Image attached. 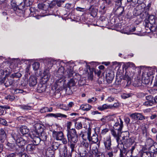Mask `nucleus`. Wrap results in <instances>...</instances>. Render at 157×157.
<instances>
[{
  "label": "nucleus",
  "instance_id": "f257e3e1",
  "mask_svg": "<svg viewBox=\"0 0 157 157\" xmlns=\"http://www.w3.org/2000/svg\"><path fill=\"white\" fill-rule=\"evenodd\" d=\"M71 124V123L70 122L68 123L67 136L68 141L70 143L69 147L71 149V152H72L75 151V143L78 141V135L75 129L70 128Z\"/></svg>",
  "mask_w": 157,
  "mask_h": 157
},
{
  "label": "nucleus",
  "instance_id": "f03ea898",
  "mask_svg": "<svg viewBox=\"0 0 157 157\" xmlns=\"http://www.w3.org/2000/svg\"><path fill=\"white\" fill-rule=\"evenodd\" d=\"M63 74L65 78L72 77L69 81L66 87L69 88L74 86L78 78L80 77L79 75L74 72L72 68L68 69L65 71L63 72Z\"/></svg>",
  "mask_w": 157,
  "mask_h": 157
},
{
  "label": "nucleus",
  "instance_id": "7ed1b4c3",
  "mask_svg": "<svg viewBox=\"0 0 157 157\" xmlns=\"http://www.w3.org/2000/svg\"><path fill=\"white\" fill-rule=\"evenodd\" d=\"M59 152L61 157H71L72 154L68 152L67 147L66 146H61L59 147Z\"/></svg>",
  "mask_w": 157,
  "mask_h": 157
},
{
  "label": "nucleus",
  "instance_id": "20e7f679",
  "mask_svg": "<svg viewBox=\"0 0 157 157\" xmlns=\"http://www.w3.org/2000/svg\"><path fill=\"white\" fill-rule=\"evenodd\" d=\"M19 135H16L15 134H13L12 136L14 139L16 140L17 145L20 147L24 146L26 143V141L22 138L19 137Z\"/></svg>",
  "mask_w": 157,
  "mask_h": 157
},
{
  "label": "nucleus",
  "instance_id": "39448f33",
  "mask_svg": "<svg viewBox=\"0 0 157 157\" xmlns=\"http://www.w3.org/2000/svg\"><path fill=\"white\" fill-rule=\"evenodd\" d=\"M121 133L122 132L121 131L113 129L111 130V134L116 140L118 145H119V144L122 143L120 140V137L121 136Z\"/></svg>",
  "mask_w": 157,
  "mask_h": 157
},
{
  "label": "nucleus",
  "instance_id": "423d86ee",
  "mask_svg": "<svg viewBox=\"0 0 157 157\" xmlns=\"http://www.w3.org/2000/svg\"><path fill=\"white\" fill-rule=\"evenodd\" d=\"M43 76L40 79V82L41 85H44L49 80L50 77V74L48 69L44 70Z\"/></svg>",
  "mask_w": 157,
  "mask_h": 157
},
{
  "label": "nucleus",
  "instance_id": "0eeeda50",
  "mask_svg": "<svg viewBox=\"0 0 157 157\" xmlns=\"http://www.w3.org/2000/svg\"><path fill=\"white\" fill-rule=\"evenodd\" d=\"M40 133L39 138L38 137L39 135L37 136L36 134H35L34 135V138L33 139V140L36 143H38L40 140L45 141L47 140V133L42 131Z\"/></svg>",
  "mask_w": 157,
  "mask_h": 157
},
{
  "label": "nucleus",
  "instance_id": "6e6552de",
  "mask_svg": "<svg viewBox=\"0 0 157 157\" xmlns=\"http://www.w3.org/2000/svg\"><path fill=\"white\" fill-rule=\"evenodd\" d=\"M116 120L117 121L113 125V129L121 131L123 127V121L120 118H117L115 117V121Z\"/></svg>",
  "mask_w": 157,
  "mask_h": 157
},
{
  "label": "nucleus",
  "instance_id": "1a4fd4ad",
  "mask_svg": "<svg viewBox=\"0 0 157 157\" xmlns=\"http://www.w3.org/2000/svg\"><path fill=\"white\" fill-rule=\"evenodd\" d=\"M132 68H129L127 70H126V72L124 76V79L125 80H131L132 78L135 73L132 71Z\"/></svg>",
  "mask_w": 157,
  "mask_h": 157
},
{
  "label": "nucleus",
  "instance_id": "9d476101",
  "mask_svg": "<svg viewBox=\"0 0 157 157\" xmlns=\"http://www.w3.org/2000/svg\"><path fill=\"white\" fill-rule=\"evenodd\" d=\"M76 121L75 123V128L77 129H81L82 128V125L84 124L86 122L85 120L83 118H80L76 119Z\"/></svg>",
  "mask_w": 157,
  "mask_h": 157
},
{
  "label": "nucleus",
  "instance_id": "9b49d317",
  "mask_svg": "<svg viewBox=\"0 0 157 157\" xmlns=\"http://www.w3.org/2000/svg\"><path fill=\"white\" fill-rule=\"evenodd\" d=\"M90 134L91 131L89 130L87 132V138L89 141L90 142H92L94 143L97 142L98 141L97 135L96 133H95L92 136H91Z\"/></svg>",
  "mask_w": 157,
  "mask_h": 157
},
{
  "label": "nucleus",
  "instance_id": "f8f14e48",
  "mask_svg": "<svg viewBox=\"0 0 157 157\" xmlns=\"http://www.w3.org/2000/svg\"><path fill=\"white\" fill-rule=\"evenodd\" d=\"M35 127L36 131L33 132H32V134L33 136L35 135V134H36V135L38 136L40 133L43 130V125L40 123H37L35 124Z\"/></svg>",
  "mask_w": 157,
  "mask_h": 157
},
{
  "label": "nucleus",
  "instance_id": "ddd939ff",
  "mask_svg": "<svg viewBox=\"0 0 157 157\" xmlns=\"http://www.w3.org/2000/svg\"><path fill=\"white\" fill-rule=\"evenodd\" d=\"M114 77V72L112 71H107L106 75V78L107 82L109 83L112 82Z\"/></svg>",
  "mask_w": 157,
  "mask_h": 157
},
{
  "label": "nucleus",
  "instance_id": "4468645a",
  "mask_svg": "<svg viewBox=\"0 0 157 157\" xmlns=\"http://www.w3.org/2000/svg\"><path fill=\"white\" fill-rule=\"evenodd\" d=\"M37 78L36 76L31 75L29 80V85L30 87H33L36 85L37 83Z\"/></svg>",
  "mask_w": 157,
  "mask_h": 157
},
{
  "label": "nucleus",
  "instance_id": "2eb2a0df",
  "mask_svg": "<svg viewBox=\"0 0 157 157\" xmlns=\"http://www.w3.org/2000/svg\"><path fill=\"white\" fill-rule=\"evenodd\" d=\"M65 80L63 78H61L58 80H57L55 83L53 87L55 88H60L63 85Z\"/></svg>",
  "mask_w": 157,
  "mask_h": 157
},
{
  "label": "nucleus",
  "instance_id": "dca6fc26",
  "mask_svg": "<svg viewBox=\"0 0 157 157\" xmlns=\"http://www.w3.org/2000/svg\"><path fill=\"white\" fill-rule=\"evenodd\" d=\"M6 145L9 149L13 151H15L16 152H18L19 150V147L17 145L16 143L15 144L8 142Z\"/></svg>",
  "mask_w": 157,
  "mask_h": 157
},
{
  "label": "nucleus",
  "instance_id": "f3484780",
  "mask_svg": "<svg viewBox=\"0 0 157 157\" xmlns=\"http://www.w3.org/2000/svg\"><path fill=\"white\" fill-rule=\"evenodd\" d=\"M5 129L1 128L0 129V141L2 143L5 142L6 137Z\"/></svg>",
  "mask_w": 157,
  "mask_h": 157
},
{
  "label": "nucleus",
  "instance_id": "a211bd4d",
  "mask_svg": "<svg viewBox=\"0 0 157 157\" xmlns=\"http://www.w3.org/2000/svg\"><path fill=\"white\" fill-rule=\"evenodd\" d=\"M52 133L53 136L57 140H59L64 136L63 132L61 131L56 132L54 130L53 131Z\"/></svg>",
  "mask_w": 157,
  "mask_h": 157
},
{
  "label": "nucleus",
  "instance_id": "6ab92c4d",
  "mask_svg": "<svg viewBox=\"0 0 157 157\" xmlns=\"http://www.w3.org/2000/svg\"><path fill=\"white\" fill-rule=\"evenodd\" d=\"M104 144L105 148L108 150L111 151L112 150L111 147V141L110 137H108L104 141Z\"/></svg>",
  "mask_w": 157,
  "mask_h": 157
},
{
  "label": "nucleus",
  "instance_id": "aec40b11",
  "mask_svg": "<svg viewBox=\"0 0 157 157\" xmlns=\"http://www.w3.org/2000/svg\"><path fill=\"white\" fill-rule=\"evenodd\" d=\"M122 140L123 141L122 142V143H121L120 144L124 143V145L127 147H129L131 145V139L129 138V136H123L122 137Z\"/></svg>",
  "mask_w": 157,
  "mask_h": 157
},
{
  "label": "nucleus",
  "instance_id": "412c9836",
  "mask_svg": "<svg viewBox=\"0 0 157 157\" xmlns=\"http://www.w3.org/2000/svg\"><path fill=\"white\" fill-rule=\"evenodd\" d=\"M80 157H90L89 154V151L86 149H82L79 153Z\"/></svg>",
  "mask_w": 157,
  "mask_h": 157
},
{
  "label": "nucleus",
  "instance_id": "4be33fe9",
  "mask_svg": "<svg viewBox=\"0 0 157 157\" xmlns=\"http://www.w3.org/2000/svg\"><path fill=\"white\" fill-rule=\"evenodd\" d=\"M98 11L96 7L94 6H91L89 9V13L93 16H96L97 15Z\"/></svg>",
  "mask_w": 157,
  "mask_h": 157
},
{
  "label": "nucleus",
  "instance_id": "5701e85b",
  "mask_svg": "<svg viewBox=\"0 0 157 157\" xmlns=\"http://www.w3.org/2000/svg\"><path fill=\"white\" fill-rule=\"evenodd\" d=\"M6 80H5V82L3 83H4L6 87H7L12 84L13 83V80L12 78H9L10 77V76L6 75Z\"/></svg>",
  "mask_w": 157,
  "mask_h": 157
},
{
  "label": "nucleus",
  "instance_id": "b1692460",
  "mask_svg": "<svg viewBox=\"0 0 157 157\" xmlns=\"http://www.w3.org/2000/svg\"><path fill=\"white\" fill-rule=\"evenodd\" d=\"M46 116L48 117H54L55 118L59 117L62 118H66L67 117L66 115L61 113H57L56 114L49 113Z\"/></svg>",
  "mask_w": 157,
  "mask_h": 157
},
{
  "label": "nucleus",
  "instance_id": "393cba45",
  "mask_svg": "<svg viewBox=\"0 0 157 157\" xmlns=\"http://www.w3.org/2000/svg\"><path fill=\"white\" fill-rule=\"evenodd\" d=\"M109 119H110V120H115V117L113 115H109L105 117H103L101 119V120L104 124L105 122L108 121Z\"/></svg>",
  "mask_w": 157,
  "mask_h": 157
},
{
  "label": "nucleus",
  "instance_id": "a878e982",
  "mask_svg": "<svg viewBox=\"0 0 157 157\" xmlns=\"http://www.w3.org/2000/svg\"><path fill=\"white\" fill-rule=\"evenodd\" d=\"M24 4L23 5L22 4H21L19 6V7H21V6H22V8L21 9H24L25 6L27 7L29 6L30 5H32L33 2V0H24Z\"/></svg>",
  "mask_w": 157,
  "mask_h": 157
},
{
  "label": "nucleus",
  "instance_id": "bb28decb",
  "mask_svg": "<svg viewBox=\"0 0 157 157\" xmlns=\"http://www.w3.org/2000/svg\"><path fill=\"white\" fill-rule=\"evenodd\" d=\"M91 146L90 145V150H89V154H90V157H93V155H97L98 153V148L96 147L92 149L91 151Z\"/></svg>",
  "mask_w": 157,
  "mask_h": 157
},
{
  "label": "nucleus",
  "instance_id": "cd10ccee",
  "mask_svg": "<svg viewBox=\"0 0 157 157\" xmlns=\"http://www.w3.org/2000/svg\"><path fill=\"white\" fill-rule=\"evenodd\" d=\"M92 108V106L89 104H84L81 105L80 107V108L84 110L88 111L89 110Z\"/></svg>",
  "mask_w": 157,
  "mask_h": 157
},
{
  "label": "nucleus",
  "instance_id": "c85d7f7f",
  "mask_svg": "<svg viewBox=\"0 0 157 157\" xmlns=\"http://www.w3.org/2000/svg\"><path fill=\"white\" fill-rule=\"evenodd\" d=\"M20 131L21 133L23 135L27 134L29 132V129L27 128V127L23 126L20 128Z\"/></svg>",
  "mask_w": 157,
  "mask_h": 157
},
{
  "label": "nucleus",
  "instance_id": "c756f323",
  "mask_svg": "<svg viewBox=\"0 0 157 157\" xmlns=\"http://www.w3.org/2000/svg\"><path fill=\"white\" fill-rule=\"evenodd\" d=\"M107 6L105 5V4L103 3L100 6L99 8V12L101 13V14H104L106 12V8Z\"/></svg>",
  "mask_w": 157,
  "mask_h": 157
},
{
  "label": "nucleus",
  "instance_id": "7c9ffc66",
  "mask_svg": "<svg viewBox=\"0 0 157 157\" xmlns=\"http://www.w3.org/2000/svg\"><path fill=\"white\" fill-rule=\"evenodd\" d=\"M12 90L11 92L12 93L14 94H17L18 93H23V94H25L26 93L25 91L21 89H11Z\"/></svg>",
  "mask_w": 157,
  "mask_h": 157
},
{
  "label": "nucleus",
  "instance_id": "2f4dec72",
  "mask_svg": "<svg viewBox=\"0 0 157 157\" xmlns=\"http://www.w3.org/2000/svg\"><path fill=\"white\" fill-rule=\"evenodd\" d=\"M36 146L33 144H30L27 145L26 150L27 151H33L36 148Z\"/></svg>",
  "mask_w": 157,
  "mask_h": 157
},
{
  "label": "nucleus",
  "instance_id": "473e14b6",
  "mask_svg": "<svg viewBox=\"0 0 157 157\" xmlns=\"http://www.w3.org/2000/svg\"><path fill=\"white\" fill-rule=\"evenodd\" d=\"M4 72L3 70L0 71V83H3L5 82V80L6 79V75L3 77Z\"/></svg>",
  "mask_w": 157,
  "mask_h": 157
},
{
  "label": "nucleus",
  "instance_id": "72a5a7b5",
  "mask_svg": "<svg viewBox=\"0 0 157 157\" xmlns=\"http://www.w3.org/2000/svg\"><path fill=\"white\" fill-rule=\"evenodd\" d=\"M20 108L25 110H30L32 109L31 106L28 105H19Z\"/></svg>",
  "mask_w": 157,
  "mask_h": 157
},
{
  "label": "nucleus",
  "instance_id": "f704fd0d",
  "mask_svg": "<svg viewBox=\"0 0 157 157\" xmlns=\"http://www.w3.org/2000/svg\"><path fill=\"white\" fill-rule=\"evenodd\" d=\"M55 150L51 149L49 147L47 151V154L48 156V157H52L54 154Z\"/></svg>",
  "mask_w": 157,
  "mask_h": 157
},
{
  "label": "nucleus",
  "instance_id": "c9c22d12",
  "mask_svg": "<svg viewBox=\"0 0 157 157\" xmlns=\"http://www.w3.org/2000/svg\"><path fill=\"white\" fill-rule=\"evenodd\" d=\"M59 146L58 143L55 142H52L51 144V146L49 147L53 150H56L58 149Z\"/></svg>",
  "mask_w": 157,
  "mask_h": 157
},
{
  "label": "nucleus",
  "instance_id": "e433bc0d",
  "mask_svg": "<svg viewBox=\"0 0 157 157\" xmlns=\"http://www.w3.org/2000/svg\"><path fill=\"white\" fill-rule=\"evenodd\" d=\"M81 145L82 146L85 147L84 149H86L88 150V149L89 147V144L85 140L82 141L81 143Z\"/></svg>",
  "mask_w": 157,
  "mask_h": 157
},
{
  "label": "nucleus",
  "instance_id": "4c0bfd02",
  "mask_svg": "<svg viewBox=\"0 0 157 157\" xmlns=\"http://www.w3.org/2000/svg\"><path fill=\"white\" fill-rule=\"evenodd\" d=\"M21 75L20 73L17 72L12 74L10 76V77H9V78H12L13 79V78H19L21 77Z\"/></svg>",
  "mask_w": 157,
  "mask_h": 157
},
{
  "label": "nucleus",
  "instance_id": "58836bf2",
  "mask_svg": "<svg viewBox=\"0 0 157 157\" xmlns=\"http://www.w3.org/2000/svg\"><path fill=\"white\" fill-rule=\"evenodd\" d=\"M149 150L151 153H153L157 151V148L154 145H152L149 147Z\"/></svg>",
  "mask_w": 157,
  "mask_h": 157
},
{
  "label": "nucleus",
  "instance_id": "ea45409f",
  "mask_svg": "<svg viewBox=\"0 0 157 157\" xmlns=\"http://www.w3.org/2000/svg\"><path fill=\"white\" fill-rule=\"evenodd\" d=\"M40 63L38 62H35L33 64V67L34 70L36 71L39 69L40 67Z\"/></svg>",
  "mask_w": 157,
  "mask_h": 157
},
{
  "label": "nucleus",
  "instance_id": "a19ab883",
  "mask_svg": "<svg viewBox=\"0 0 157 157\" xmlns=\"http://www.w3.org/2000/svg\"><path fill=\"white\" fill-rule=\"evenodd\" d=\"M151 153L148 151H144L142 155V157H151Z\"/></svg>",
  "mask_w": 157,
  "mask_h": 157
},
{
  "label": "nucleus",
  "instance_id": "79ce46f5",
  "mask_svg": "<svg viewBox=\"0 0 157 157\" xmlns=\"http://www.w3.org/2000/svg\"><path fill=\"white\" fill-rule=\"evenodd\" d=\"M132 94L131 93H124L121 95V97L122 98L125 99L131 97L132 96Z\"/></svg>",
  "mask_w": 157,
  "mask_h": 157
},
{
  "label": "nucleus",
  "instance_id": "37998d69",
  "mask_svg": "<svg viewBox=\"0 0 157 157\" xmlns=\"http://www.w3.org/2000/svg\"><path fill=\"white\" fill-rule=\"evenodd\" d=\"M108 108V106L106 104H105L102 106H98V109L102 111L103 110L107 109Z\"/></svg>",
  "mask_w": 157,
  "mask_h": 157
},
{
  "label": "nucleus",
  "instance_id": "c03bdc74",
  "mask_svg": "<svg viewBox=\"0 0 157 157\" xmlns=\"http://www.w3.org/2000/svg\"><path fill=\"white\" fill-rule=\"evenodd\" d=\"M11 5L13 9H16L17 7V4L15 0H11L10 1Z\"/></svg>",
  "mask_w": 157,
  "mask_h": 157
},
{
  "label": "nucleus",
  "instance_id": "a18cd8bd",
  "mask_svg": "<svg viewBox=\"0 0 157 157\" xmlns=\"http://www.w3.org/2000/svg\"><path fill=\"white\" fill-rule=\"evenodd\" d=\"M97 99L95 97H93L91 98H89L87 100V102L89 103H92L96 101Z\"/></svg>",
  "mask_w": 157,
  "mask_h": 157
},
{
  "label": "nucleus",
  "instance_id": "49530a36",
  "mask_svg": "<svg viewBox=\"0 0 157 157\" xmlns=\"http://www.w3.org/2000/svg\"><path fill=\"white\" fill-rule=\"evenodd\" d=\"M145 119L144 117L141 114V113H137V120H142Z\"/></svg>",
  "mask_w": 157,
  "mask_h": 157
},
{
  "label": "nucleus",
  "instance_id": "de8ad7c7",
  "mask_svg": "<svg viewBox=\"0 0 157 157\" xmlns=\"http://www.w3.org/2000/svg\"><path fill=\"white\" fill-rule=\"evenodd\" d=\"M65 0H57V5L59 7L62 6Z\"/></svg>",
  "mask_w": 157,
  "mask_h": 157
},
{
  "label": "nucleus",
  "instance_id": "09e8293b",
  "mask_svg": "<svg viewBox=\"0 0 157 157\" xmlns=\"http://www.w3.org/2000/svg\"><path fill=\"white\" fill-rule=\"evenodd\" d=\"M137 113H132L130 115V117L134 120H137Z\"/></svg>",
  "mask_w": 157,
  "mask_h": 157
},
{
  "label": "nucleus",
  "instance_id": "8fccbe9b",
  "mask_svg": "<svg viewBox=\"0 0 157 157\" xmlns=\"http://www.w3.org/2000/svg\"><path fill=\"white\" fill-rule=\"evenodd\" d=\"M59 108L62 109H63L64 110L67 111L69 110V109L68 107H67V106L63 105V104H60L59 105Z\"/></svg>",
  "mask_w": 157,
  "mask_h": 157
},
{
  "label": "nucleus",
  "instance_id": "3c124183",
  "mask_svg": "<svg viewBox=\"0 0 157 157\" xmlns=\"http://www.w3.org/2000/svg\"><path fill=\"white\" fill-rule=\"evenodd\" d=\"M123 0H116L115 1L116 5L120 7L122 5V1Z\"/></svg>",
  "mask_w": 157,
  "mask_h": 157
},
{
  "label": "nucleus",
  "instance_id": "603ef678",
  "mask_svg": "<svg viewBox=\"0 0 157 157\" xmlns=\"http://www.w3.org/2000/svg\"><path fill=\"white\" fill-rule=\"evenodd\" d=\"M66 91V94L67 95H70L72 94V92L71 89H63Z\"/></svg>",
  "mask_w": 157,
  "mask_h": 157
},
{
  "label": "nucleus",
  "instance_id": "864d4df0",
  "mask_svg": "<svg viewBox=\"0 0 157 157\" xmlns=\"http://www.w3.org/2000/svg\"><path fill=\"white\" fill-rule=\"evenodd\" d=\"M59 140L61 141L62 143L65 144H66L67 143V139L64 136L63 137Z\"/></svg>",
  "mask_w": 157,
  "mask_h": 157
},
{
  "label": "nucleus",
  "instance_id": "5fc2aeb1",
  "mask_svg": "<svg viewBox=\"0 0 157 157\" xmlns=\"http://www.w3.org/2000/svg\"><path fill=\"white\" fill-rule=\"evenodd\" d=\"M0 123L2 124L6 125L7 124V122L5 119L2 118H0Z\"/></svg>",
  "mask_w": 157,
  "mask_h": 157
},
{
  "label": "nucleus",
  "instance_id": "6e6d98bb",
  "mask_svg": "<svg viewBox=\"0 0 157 157\" xmlns=\"http://www.w3.org/2000/svg\"><path fill=\"white\" fill-rule=\"evenodd\" d=\"M148 91L151 94H154L157 92V89H150Z\"/></svg>",
  "mask_w": 157,
  "mask_h": 157
},
{
  "label": "nucleus",
  "instance_id": "4d7b16f0",
  "mask_svg": "<svg viewBox=\"0 0 157 157\" xmlns=\"http://www.w3.org/2000/svg\"><path fill=\"white\" fill-rule=\"evenodd\" d=\"M48 107H44L42 109H40V111L41 113H44L46 112H48Z\"/></svg>",
  "mask_w": 157,
  "mask_h": 157
},
{
  "label": "nucleus",
  "instance_id": "13d9d810",
  "mask_svg": "<svg viewBox=\"0 0 157 157\" xmlns=\"http://www.w3.org/2000/svg\"><path fill=\"white\" fill-rule=\"evenodd\" d=\"M44 6V5L42 3H40L38 5V7L40 9H43Z\"/></svg>",
  "mask_w": 157,
  "mask_h": 157
},
{
  "label": "nucleus",
  "instance_id": "bf43d9fd",
  "mask_svg": "<svg viewBox=\"0 0 157 157\" xmlns=\"http://www.w3.org/2000/svg\"><path fill=\"white\" fill-rule=\"evenodd\" d=\"M16 156V153H13L7 155L6 157H15Z\"/></svg>",
  "mask_w": 157,
  "mask_h": 157
},
{
  "label": "nucleus",
  "instance_id": "052dcab7",
  "mask_svg": "<svg viewBox=\"0 0 157 157\" xmlns=\"http://www.w3.org/2000/svg\"><path fill=\"white\" fill-rule=\"evenodd\" d=\"M57 0L51 2V4L50 5V6L51 8H52L53 6H54L56 5H57Z\"/></svg>",
  "mask_w": 157,
  "mask_h": 157
},
{
  "label": "nucleus",
  "instance_id": "680f3d73",
  "mask_svg": "<svg viewBox=\"0 0 157 157\" xmlns=\"http://www.w3.org/2000/svg\"><path fill=\"white\" fill-rule=\"evenodd\" d=\"M74 105V103L72 102H70L67 105V107H68L69 109V110L71 109V108Z\"/></svg>",
  "mask_w": 157,
  "mask_h": 157
},
{
  "label": "nucleus",
  "instance_id": "e2e57ef3",
  "mask_svg": "<svg viewBox=\"0 0 157 157\" xmlns=\"http://www.w3.org/2000/svg\"><path fill=\"white\" fill-rule=\"evenodd\" d=\"M93 74L92 72H90V73L89 74L88 76V78L89 79L92 80L93 79Z\"/></svg>",
  "mask_w": 157,
  "mask_h": 157
},
{
  "label": "nucleus",
  "instance_id": "0e129e2a",
  "mask_svg": "<svg viewBox=\"0 0 157 157\" xmlns=\"http://www.w3.org/2000/svg\"><path fill=\"white\" fill-rule=\"evenodd\" d=\"M138 0H127V1L128 2H132L136 4L138 3Z\"/></svg>",
  "mask_w": 157,
  "mask_h": 157
},
{
  "label": "nucleus",
  "instance_id": "69168bd1",
  "mask_svg": "<svg viewBox=\"0 0 157 157\" xmlns=\"http://www.w3.org/2000/svg\"><path fill=\"white\" fill-rule=\"evenodd\" d=\"M109 131V129L107 128H105L102 130L101 131V133L103 135H104L106 133Z\"/></svg>",
  "mask_w": 157,
  "mask_h": 157
},
{
  "label": "nucleus",
  "instance_id": "338daca9",
  "mask_svg": "<svg viewBox=\"0 0 157 157\" xmlns=\"http://www.w3.org/2000/svg\"><path fill=\"white\" fill-rule=\"evenodd\" d=\"M17 120L19 121H24L25 120V119L22 116H20L17 118Z\"/></svg>",
  "mask_w": 157,
  "mask_h": 157
},
{
  "label": "nucleus",
  "instance_id": "774afa93",
  "mask_svg": "<svg viewBox=\"0 0 157 157\" xmlns=\"http://www.w3.org/2000/svg\"><path fill=\"white\" fill-rule=\"evenodd\" d=\"M49 67H52L53 65V61L51 60H49L48 62Z\"/></svg>",
  "mask_w": 157,
  "mask_h": 157
}]
</instances>
